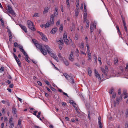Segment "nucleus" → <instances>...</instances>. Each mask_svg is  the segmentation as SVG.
<instances>
[{
  "label": "nucleus",
  "instance_id": "nucleus-12",
  "mask_svg": "<svg viewBox=\"0 0 128 128\" xmlns=\"http://www.w3.org/2000/svg\"><path fill=\"white\" fill-rule=\"evenodd\" d=\"M69 60L72 62H73L74 60V58H73V54L72 52H71L70 55Z\"/></svg>",
  "mask_w": 128,
  "mask_h": 128
},
{
  "label": "nucleus",
  "instance_id": "nucleus-16",
  "mask_svg": "<svg viewBox=\"0 0 128 128\" xmlns=\"http://www.w3.org/2000/svg\"><path fill=\"white\" fill-rule=\"evenodd\" d=\"M64 62L66 66H68L69 65V62L68 61L65 59L64 58L63 59Z\"/></svg>",
  "mask_w": 128,
  "mask_h": 128
},
{
  "label": "nucleus",
  "instance_id": "nucleus-31",
  "mask_svg": "<svg viewBox=\"0 0 128 128\" xmlns=\"http://www.w3.org/2000/svg\"><path fill=\"white\" fill-rule=\"evenodd\" d=\"M26 56V58L25 59L26 60V61L28 62H30V61L28 59V55H27V56Z\"/></svg>",
  "mask_w": 128,
  "mask_h": 128
},
{
  "label": "nucleus",
  "instance_id": "nucleus-51",
  "mask_svg": "<svg viewBox=\"0 0 128 128\" xmlns=\"http://www.w3.org/2000/svg\"><path fill=\"white\" fill-rule=\"evenodd\" d=\"M94 59H95V63H96V62H97V57L95 55H94Z\"/></svg>",
  "mask_w": 128,
  "mask_h": 128
},
{
  "label": "nucleus",
  "instance_id": "nucleus-55",
  "mask_svg": "<svg viewBox=\"0 0 128 128\" xmlns=\"http://www.w3.org/2000/svg\"><path fill=\"white\" fill-rule=\"evenodd\" d=\"M7 32L8 34L10 33L11 32L10 30L7 28Z\"/></svg>",
  "mask_w": 128,
  "mask_h": 128
},
{
  "label": "nucleus",
  "instance_id": "nucleus-17",
  "mask_svg": "<svg viewBox=\"0 0 128 128\" xmlns=\"http://www.w3.org/2000/svg\"><path fill=\"white\" fill-rule=\"evenodd\" d=\"M41 36L43 40L45 41H46L48 40L46 36L44 34H43Z\"/></svg>",
  "mask_w": 128,
  "mask_h": 128
},
{
  "label": "nucleus",
  "instance_id": "nucleus-14",
  "mask_svg": "<svg viewBox=\"0 0 128 128\" xmlns=\"http://www.w3.org/2000/svg\"><path fill=\"white\" fill-rule=\"evenodd\" d=\"M12 112L14 115H16V109L14 107L12 108Z\"/></svg>",
  "mask_w": 128,
  "mask_h": 128
},
{
  "label": "nucleus",
  "instance_id": "nucleus-26",
  "mask_svg": "<svg viewBox=\"0 0 128 128\" xmlns=\"http://www.w3.org/2000/svg\"><path fill=\"white\" fill-rule=\"evenodd\" d=\"M88 60H91L92 58L91 54L90 53H88Z\"/></svg>",
  "mask_w": 128,
  "mask_h": 128
},
{
  "label": "nucleus",
  "instance_id": "nucleus-56",
  "mask_svg": "<svg viewBox=\"0 0 128 128\" xmlns=\"http://www.w3.org/2000/svg\"><path fill=\"white\" fill-rule=\"evenodd\" d=\"M8 118L7 117L5 118H4V121L5 122H8Z\"/></svg>",
  "mask_w": 128,
  "mask_h": 128
},
{
  "label": "nucleus",
  "instance_id": "nucleus-2",
  "mask_svg": "<svg viewBox=\"0 0 128 128\" xmlns=\"http://www.w3.org/2000/svg\"><path fill=\"white\" fill-rule=\"evenodd\" d=\"M54 16L53 15L51 16L50 19V22H48L44 25L45 28H47L50 26L51 25L53 24L54 21Z\"/></svg>",
  "mask_w": 128,
  "mask_h": 128
},
{
  "label": "nucleus",
  "instance_id": "nucleus-15",
  "mask_svg": "<svg viewBox=\"0 0 128 128\" xmlns=\"http://www.w3.org/2000/svg\"><path fill=\"white\" fill-rule=\"evenodd\" d=\"M57 30V28H52L51 31V33L52 34H55Z\"/></svg>",
  "mask_w": 128,
  "mask_h": 128
},
{
  "label": "nucleus",
  "instance_id": "nucleus-48",
  "mask_svg": "<svg viewBox=\"0 0 128 128\" xmlns=\"http://www.w3.org/2000/svg\"><path fill=\"white\" fill-rule=\"evenodd\" d=\"M128 69V64L127 63L126 64V66L125 68V70H126Z\"/></svg>",
  "mask_w": 128,
  "mask_h": 128
},
{
  "label": "nucleus",
  "instance_id": "nucleus-49",
  "mask_svg": "<svg viewBox=\"0 0 128 128\" xmlns=\"http://www.w3.org/2000/svg\"><path fill=\"white\" fill-rule=\"evenodd\" d=\"M12 118H10L8 122L9 123H11V122H12Z\"/></svg>",
  "mask_w": 128,
  "mask_h": 128
},
{
  "label": "nucleus",
  "instance_id": "nucleus-10",
  "mask_svg": "<svg viewBox=\"0 0 128 128\" xmlns=\"http://www.w3.org/2000/svg\"><path fill=\"white\" fill-rule=\"evenodd\" d=\"M84 21L85 22L86 20V18L87 16V11L84 10Z\"/></svg>",
  "mask_w": 128,
  "mask_h": 128
},
{
  "label": "nucleus",
  "instance_id": "nucleus-13",
  "mask_svg": "<svg viewBox=\"0 0 128 128\" xmlns=\"http://www.w3.org/2000/svg\"><path fill=\"white\" fill-rule=\"evenodd\" d=\"M94 28H96V25H94V24H92L90 26V32L92 33L93 31Z\"/></svg>",
  "mask_w": 128,
  "mask_h": 128
},
{
  "label": "nucleus",
  "instance_id": "nucleus-23",
  "mask_svg": "<svg viewBox=\"0 0 128 128\" xmlns=\"http://www.w3.org/2000/svg\"><path fill=\"white\" fill-rule=\"evenodd\" d=\"M13 55L14 56V57L16 60V62L19 61V59L18 58L17 56H16V55L14 53L13 54Z\"/></svg>",
  "mask_w": 128,
  "mask_h": 128
},
{
  "label": "nucleus",
  "instance_id": "nucleus-21",
  "mask_svg": "<svg viewBox=\"0 0 128 128\" xmlns=\"http://www.w3.org/2000/svg\"><path fill=\"white\" fill-rule=\"evenodd\" d=\"M88 72L90 76L92 75V72L90 68H88Z\"/></svg>",
  "mask_w": 128,
  "mask_h": 128
},
{
  "label": "nucleus",
  "instance_id": "nucleus-27",
  "mask_svg": "<svg viewBox=\"0 0 128 128\" xmlns=\"http://www.w3.org/2000/svg\"><path fill=\"white\" fill-rule=\"evenodd\" d=\"M128 116V109H126L125 112V117L126 118Z\"/></svg>",
  "mask_w": 128,
  "mask_h": 128
},
{
  "label": "nucleus",
  "instance_id": "nucleus-44",
  "mask_svg": "<svg viewBox=\"0 0 128 128\" xmlns=\"http://www.w3.org/2000/svg\"><path fill=\"white\" fill-rule=\"evenodd\" d=\"M114 91V89L113 88H112L110 90L109 93L110 94H112L113 92Z\"/></svg>",
  "mask_w": 128,
  "mask_h": 128
},
{
  "label": "nucleus",
  "instance_id": "nucleus-46",
  "mask_svg": "<svg viewBox=\"0 0 128 128\" xmlns=\"http://www.w3.org/2000/svg\"><path fill=\"white\" fill-rule=\"evenodd\" d=\"M86 27L87 28H88L89 27V22H86Z\"/></svg>",
  "mask_w": 128,
  "mask_h": 128
},
{
  "label": "nucleus",
  "instance_id": "nucleus-39",
  "mask_svg": "<svg viewBox=\"0 0 128 128\" xmlns=\"http://www.w3.org/2000/svg\"><path fill=\"white\" fill-rule=\"evenodd\" d=\"M107 64L109 66H111L112 64L110 60L107 61L106 62Z\"/></svg>",
  "mask_w": 128,
  "mask_h": 128
},
{
  "label": "nucleus",
  "instance_id": "nucleus-5",
  "mask_svg": "<svg viewBox=\"0 0 128 128\" xmlns=\"http://www.w3.org/2000/svg\"><path fill=\"white\" fill-rule=\"evenodd\" d=\"M27 24L28 28L32 31H34L36 30L34 27L33 23L31 21L28 20L27 22Z\"/></svg>",
  "mask_w": 128,
  "mask_h": 128
},
{
  "label": "nucleus",
  "instance_id": "nucleus-6",
  "mask_svg": "<svg viewBox=\"0 0 128 128\" xmlns=\"http://www.w3.org/2000/svg\"><path fill=\"white\" fill-rule=\"evenodd\" d=\"M8 8V12L12 14H15L14 11L12 10V7L10 5L7 6Z\"/></svg>",
  "mask_w": 128,
  "mask_h": 128
},
{
  "label": "nucleus",
  "instance_id": "nucleus-43",
  "mask_svg": "<svg viewBox=\"0 0 128 128\" xmlns=\"http://www.w3.org/2000/svg\"><path fill=\"white\" fill-rule=\"evenodd\" d=\"M14 44L15 47H18V44L16 42H15Z\"/></svg>",
  "mask_w": 128,
  "mask_h": 128
},
{
  "label": "nucleus",
  "instance_id": "nucleus-22",
  "mask_svg": "<svg viewBox=\"0 0 128 128\" xmlns=\"http://www.w3.org/2000/svg\"><path fill=\"white\" fill-rule=\"evenodd\" d=\"M86 46H87V50L88 53H90V47L88 44H86Z\"/></svg>",
  "mask_w": 128,
  "mask_h": 128
},
{
  "label": "nucleus",
  "instance_id": "nucleus-36",
  "mask_svg": "<svg viewBox=\"0 0 128 128\" xmlns=\"http://www.w3.org/2000/svg\"><path fill=\"white\" fill-rule=\"evenodd\" d=\"M2 112L3 114H5L6 113V110L4 108H2Z\"/></svg>",
  "mask_w": 128,
  "mask_h": 128
},
{
  "label": "nucleus",
  "instance_id": "nucleus-25",
  "mask_svg": "<svg viewBox=\"0 0 128 128\" xmlns=\"http://www.w3.org/2000/svg\"><path fill=\"white\" fill-rule=\"evenodd\" d=\"M101 69L103 74L104 75L106 76H107V74L105 72V70L104 68H102V67L101 68Z\"/></svg>",
  "mask_w": 128,
  "mask_h": 128
},
{
  "label": "nucleus",
  "instance_id": "nucleus-20",
  "mask_svg": "<svg viewBox=\"0 0 128 128\" xmlns=\"http://www.w3.org/2000/svg\"><path fill=\"white\" fill-rule=\"evenodd\" d=\"M119 100H118V99H117L116 102H114V106H116L117 104H118L119 103Z\"/></svg>",
  "mask_w": 128,
  "mask_h": 128
},
{
  "label": "nucleus",
  "instance_id": "nucleus-64",
  "mask_svg": "<svg viewBox=\"0 0 128 128\" xmlns=\"http://www.w3.org/2000/svg\"><path fill=\"white\" fill-rule=\"evenodd\" d=\"M46 88L47 90L49 92H51V90H50L49 88H48V87H46Z\"/></svg>",
  "mask_w": 128,
  "mask_h": 128
},
{
  "label": "nucleus",
  "instance_id": "nucleus-52",
  "mask_svg": "<svg viewBox=\"0 0 128 128\" xmlns=\"http://www.w3.org/2000/svg\"><path fill=\"white\" fill-rule=\"evenodd\" d=\"M116 94L115 93H113L112 96V98H115L116 97Z\"/></svg>",
  "mask_w": 128,
  "mask_h": 128
},
{
  "label": "nucleus",
  "instance_id": "nucleus-4",
  "mask_svg": "<svg viewBox=\"0 0 128 128\" xmlns=\"http://www.w3.org/2000/svg\"><path fill=\"white\" fill-rule=\"evenodd\" d=\"M64 76L66 78L71 84H74V82L73 78L72 76H70L66 73L63 74Z\"/></svg>",
  "mask_w": 128,
  "mask_h": 128
},
{
  "label": "nucleus",
  "instance_id": "nucleus-3",
  "mask_svg": "<svg viewBox=\"0 0 128 128\" xmlns=\"http://www.w3.org/2000/svg\"><path fill=\"white\" fill-rule=\"evenodd\" d=\"M37 48H38L40 50L42 53L44 55H46L47 54V52L46 50L44 49L43 47L40 44L37 43L35 45Z\"/></svg>",
  "mask_w": 128,
  "mask_h": 128
},
{
  "label": "nucleus",
  "instance_id": "nucleus-41",
  "mask_svg": "<svg viewBox=\"0 0 128 128\" xmlns=\"http://www.w3.org/2000/svg\"><path fill=\"white\" fill-rule=\"evenodd\" d=\"M14 126V124L13 123H11L9 126L10 128H12Z\"/></svg>",
  "mask_w": 128,
  "mask_h": 128
},
{
  "label": "nucleus",
  "instance_id": "nucleus-18",
  "mask_svg": "<svg viewBox=\"0 0 128 128\" xmlns=\"http://www.w3.org/2000/svg\"><path fill=\"white\" fill-rule=\"evenodd\" d=\"M79 46L80 48L82 49V50H83L84 49V44L83 42H82L81 44L79 45Z\"/></svg>",
  "mask_w": 128,
  "mask_h": 128
},
{
  "label": "nucleus",
  "instance_id": "nucleus-60",
  "mask_svg": "<svg viewBox=\"0 0 128 128\" xmlns=\"http://www.w3.org/2000/svg\"><path fill=\"white\" fill-rule=\"evenodd\" d=\"M118 94L119 95L121 94V90L120 89H119L118 91Z\"/></svg>",
  "mask_w": 128,
  "mask_h": 128
},
{
  "label": "nucleus",
  "instance_id": "nucleus-33",
  "mask_svg": "<svg viewBox=\"0 0 128 128\" xmlns=\"http://www.w3.org/2000/svg\"><path fill=\"white\" fill-rule=\"evenodd\" d=\"M58 42L60 43V45H62L63 44V41L62 40H61L60 39L59 40Z\"/></svg>",
  "mask_w": 128,
  "mask_h": 128
},
{
  "label": "nucleus",
  "instance_id": "nucleus-40",
  "mask_svg": "<svg viewBox=\"0 0 128 128\" xmlns=\"http://www.w3.org/2000/svg\"><path fill=\"white\" fill-rule=\"evenodd\" d=\"M118 60L116 59H114V64H116L118 63Z\"/></svg>",
  "mask_w": 128,
  "mask_h": 128
},
{
  "label": "nucleus",
  "instance_id": "nucleus-63",
  "mask_svg": "<svg viewBox=\"0 0 128 128\" xmlns=\"http://www.w3.org/2000/svg\"><path fill=\"white\" fill-rule=\"evenodd\" d=\"M61 10L62 12H63V6L62 5H61Z\"/></svg>",
  "mask_w": 128,
  "mask_h": 128
},
{
  "label": "nucleus",
  "instance_id": "nucleus-45",
  "mask_svg": "<svg viewBox=\"0 0 128 128\" xmlns=\"http://www.w3.org/2000/svg\"><path fill=\"white\" fill-rule=\"evenodd\" d=\"M16 62L17 63L18 65L20 66H21V65L20 62V61L19 60V61H18Z\"/></svg>",
  "mask_w": 128,
  "mask_h": 128
},
{
  "label": "nucleus",
  "instance_id": "nucleus-37",
  "mask_svg": "<svg viewBox=\"0 0 128 128\" xmlns=\"http://www.w3.org/2000/svg\"><path fill=\"white\" fill-rule=\"evenodd\" d=\"M32 41L35 45L37 43L36 40L34 39H32Z\"/></svg>",
  "mask_w": 128,
  "mask_h": 128
},
{
  "label": "nucleus",
  "instance_id": "nucleus-61",
  "mask_svg": "<svg viewBox=\"0 0 128 128\" xmlns=\"http://www.w3.org/2000/svg\"><path fill=\"white\" fill-rule=\"evenodd\" d=\"M63 94L66 96L67 97H68V94L67 93H65L64 92H62Z\"/></svg>",
  "mask_w": 128,
  "mask_h": 128
},
{
  "label": "nucleus",
  "instance_id": "nucleus-38",
  "mask_svg": "<svg viewBox=\"0 0 128 128\" xmlns=\"http://www.w3.org/2000/svg\"><path fill=\"white\" fill-rule=\"evenodd\" d=\"M63 30L62 26V25H60V27L59 28V30L60 31H62Z\"/></svg>",
  "mask_w": 128,
  "mask_h": 128
},
{
  "label": "nucleus",
  "instance_id": "nucleus-47",
  "mask_svg": "<svg viewBox=\"0 0 128 128\" xmlns=\"http://www.w3.org/2000/svg\"><path fill=\"white\" fill-rule=\"evenodd\" d=\"M21 120H19L18 123V124L20 125L21 124Z\"/></svg>",
  "mask_w": 128,
  "mask_h": 128
},
{
  "label": "nucleus",
  "instance_id": "nucleus-30",
  "mask_svg": "<svg viewBox=\"0 0 128 128\" xmlns=\"http://www.w3.org/2000/svg\"><path fill=\"white\" fill-rule=\"evenodd\" d=\"M39 16H40L39 14L38 13H36L34 14L33 16L34 17H39Z\"/></svg>",
  "mask_w": 128,
  "mask_h": 128
},
{
  "label": "nucleus",
  "instance_id": "nucleus-34",
  "mask_svg": "<svg viewBox=\"0 0 128 128\" xmlns=\"http://www.w3.org/2000/svg\"><path fill=\"white\" fill-rule=\"evenodd\" d=\"M98 122L99 124L101 123V118L100 117H99L98 118Z\"/></svg>",
  "mask_w": 128,
  "mask_h": 128
},
{
  "label": "nucleus",
  "instance_id": "nucleus-53",
  "mask_svg": "<svg viewBox=\"0 0 128 128\" xmlns=\"http://www.w3.org/2000/svg\"><path fill=\"white\" fill-rule=\"evenodd\" d=\"M37 83L40 86H42V83L40 81H38L37 82Z\"/></svg>",
  "mask_w": 128,
  "mask_h": 128
},
{
  "label": "nucleus",
  "instance_id": "nucleus-24",
  "mask_svg": "<svg viewBox=\"0 0 128 128\" xmlns=\"http://www.w3.org/2000/svg\"><path fill=\"white\" fill-rule=\"evenodd\" d=\"M9 39L10 41L11 40L12 36V34L11 33H9Z\"/></svg>",
  "mask_w": 128,
  "mask_h": 128
},
{
  "label": "nucleus",
  "instance_id": "nucleus-59",
  "mask_svg": "<svg viewBox=\"0 0 128 128\" xmlns=\"http://www.w3.org/2000/svg\"><path fill=\"white\" fill-rule=\"evenodd\" d=\"M98 124L99 125V128H102V123L100 124Z\"/></svg>",
  "mask_w": 128,
  "mask_h": 128
},
{
  "label": "nucleus",
  "instance_id": "nucleus-7",
  "mask_svg": "<svg viewBox=\"0 0 128 128\" xmlns=\"http://www.w3.org/2000/svg\"><path fill=\"white\" fill-rule=\"evenodd\" d=\"M63 38L65 43L67 44H69V41L67 38L66 34V32L64 33Z\"/></svg>",
  "mask_w": 128,
  "mask_h": 128
},
{
  "label": "nucleus",
  "instance_id": "nucleus-9",
  "mask_svg": "<svg viewBox=\"0 0 128 128\" xmlns=\"http://www.w3.org/2000/svg\"><path fill=\"white\" fill-rule=\"evenodd\" d=\"M94 74L95 76L98 78L99 80H101L100 75L96 69L94 70Z\"/></svg>",
  "mask_w": 128,
  "mask_h": 128
},
{
  "label": "nucleus",
  "instance_id": "nucleus-1",
  "mask_svg": "<svg viewBox=\"0 0 128 128\" xmlns=\"http://www.w3.org/2000/svg\"><path fill=\"white\" fill-rule=\"evenodd\" d=\"M44 47L45 49L46 50L48 54L54 58V59L56 57V54L52 53V51L51 50L48 46L47 45H44Z\"/></svg>",
  "mask_w": 128,
  "mask_h": 128
},
{
  "label": "nucleus",
  "instance_id": "nucleus-42",
  "mask_svg": "<svg viewBox=\"0 0 128 128\" xmlns=\"http://www.w3.org/2000/svg\"><path fill=\"white\" fill-rule=\"evenodd\" d=\"M44 82L47 85H50V84L48 80H46L44 81Z\"/></svg>",
  "mask_w": 128,
  "mask_h": 128
},
{
  "label": "nucleus",
  "instance_id": "nucleus-57",
  "mask_svg": "<svg viewBox=\"0 0 128 128\" xmlns=\"http://www.w3.org/2000/svg\"><path fill=\"white\" fill-rule=\"evenodd\" d=\"M122 96L121 95L120 96V98H119L118 99V100H119V101L121 100L122 99Z\"/></svg>",
  "mask_w": 128,
  "mask_h": 128
},
{
  "label": "nucleus",
  "instance_id": "nucleus-62",
  "mask_svg": "<svg viewBox=\"0 0 128 128\" xmlns=\"http://www.w3.org/2000/svg\"><path fill=\"white\" fill-rule=\"evenodd\" d=\"M76 4V7H77L76 8L78 9L79 8V4Z\"/></svg>",
  "mask_w": 128,
  "mask_h": 128
},
{
  "label": "nucleus",
  "instance_id": "nucleus-19",
  "mask_svg": "<svg viewBox=\"0 0 128 128\" xmlns=\"http://www.w3.org/2000/svg\"><path fill=\"white\" fill-rule=\"evenodd\" d=\"M49 9V8L48 7H46L44 9V11L43 12V14H45L47 13L48 12V10Z\"/></svg>",
  "mask_w": 128,
  "mask_h": 128
},
{
  "label": "nucleus",
  "instance_id": "nucleus-58",
  "mask_svg": "<svg viewBox=\"0 0 128 128\" xmlns=\"http://www.w3.org/2000/svg\"><path fill=\"white\" fill-rule=\"evenodd\" d=\"M9 87L10 88H12L13 87V85L12 84H10Z\"/></svg>",
  "mask_w": 128,
  "mask_h": 128
},
{
  "label": "nucleus",
  "instance_id": "nucleus-35",
  "mask_svg": "<svg viewBox=\"0 0 128 128\" xmlns=\"http://www.w3.org/2000/svg\"><path fill=\"white\" fill-rule=\"evenodd\" d=\"M78 10H76L75 12V16H77L78 14Z\"/></svg>",
  "mask_w": 128,
  "mask_h": 128
},
{
  "label": "nucleus",
  "instance_id": "nucleus-11",
  "mask_svg": "<svg viewBox=\"0 0 128 128\" xmlns=\"http://www.w3.org/2000/svg\"><path fill=\"white\" fill-rule=\"evenodd\" d=\"M19 26L21 27L22 29L24 30V31L25 32H27V30L26 28V27L22 25L21 24H19Z\"/></svg>",
  "mask_w": 128,
  "mask_h": 128
},
{
  "label": "nucleus",
  "instance_id": "nucleus-50",
  "mask_svg": "<svg viewBox=\"0 0 128 128\" xmlns=\"http://www.w3.org/2000/svg\"><path fill=\"white\" fill-rule=\"evenodd\" d=\"M37 32L38 33H39L41 36L42 35V34H43L42 32L38 31H37Z\"/></svg>",
  "mask_w": 128,
  "mask_h": 128
},
{
  "label": "nucleus",
  "instance_id": "nucleus-32",
  "mask_svg": "<svg viewBox=\"0 0 128 128\" xmlns=\"http://www.w3.org/2000/svg\"><path fill=\"white\" fill-rule=\"evenodd\" d=\"M98 60L100 63V64H102V62H101V58L100 57H98Z\"/></svg>",
  "mask_w": 128,
  "mask_h": 128
},
{
  "label": "nucleus",
  "instance_id": "nucleus-29",
  "mask_svg": "<svg viewBox=\"0 0 128 128\" xmlns=\"http://www.w3.org/2000/svg\"><path fill=\"white\" fill-rule=\"evenodd\" d=\"M4 68L3 66H2L0 68V72H3L4 71Z\"/></svg>",
  "mask_w": 128,
  "mask_h": 128
},
{
  "label": "nucleus",
  "instance_id": "nucleus-28",
  "mask_svg": "<svg viewBox=\"0 0 128 128\" xmlns=\"http://www.w3.org/2000/svg\"><path fill=\"white\" fill-rule=\"evenodd\" d=\"M69 0H66V3L67 4V6L68 8H69L70 7L69 4Z\"/></svg>",
  "mask_w": 128,
  "mask_h": 128
},
{
  "label": "nucleus",
  "instance_id": "nucleus-54",
  "mask_svg": "<svg viewBox=\"0 0 128 128\" xmlns=\"http://www.w3.org/2000/svg\"><path fill=\"white\" fill-rule=\"evenodd\" d=\"M84 10L87 11L86 10V6L85 5V4L84 3Z\"/></svg>",
  "mask_w": 128,
  "mask_h": 128
},
{
  "label": "nucleus",
  "instance_id": "nucleus-8",
  "mask_svg": "<svg viewBox=\"0 0 128 128\" xmlns=\"http://www.w3.org/2000/svg\"><path fill=\"white\" fill-rule=\"evenodd\" d=\"M19 48L20 49V51L23 53L24 56H28L27 54L24 50L23 48V47L22 46H20L19 47Z\"/></svg>",
  "mask_w": 128,
  "mask_h": 128
}]
</instances>
